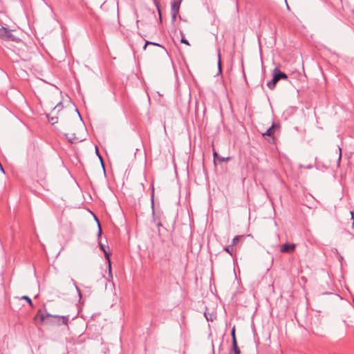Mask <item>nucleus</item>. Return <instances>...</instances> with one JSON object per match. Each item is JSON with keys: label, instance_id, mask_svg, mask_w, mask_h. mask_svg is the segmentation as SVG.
I'll return each instance as SVG.
<instances>
[{"label": "nucleus", "instance_id": "24", "mask_svg": "<svg viewBox=\"0 0 354 354\" xmlns=\"http://www.w3.org/2000/svg\"><path fill=\"white\" fill-rule=\"evenodd\" d=\"M351 214L352 218L354 219L353 213L351 212Z\"/></svg>", "mask_w": 354, "mask_h": 354}, {"label": "nucleus", "instance_id": "17", "mask_svg": "<svg viewBox=\"0 0 354 354\" xmlns=\"http://www.w3.org/2000/svg\"><path fill=\"white\" fill-rule=\"evenodd\" d=\"M221 73V62L220 59V54H218V73Z\"/></svg>", "mask_w": 354, "mask_h": 354}, {"label": "nucleus", "instance_id": "22", "mask_svg": "<svg viewBox=\"0 0 354 354\" xmlns=\"http://www.w3.org/2000/svg\"><path fill=\"white\" fill-rule=\"evenodd\" d=\"M100 248H101L103 251H104V250H106V249H105V248H104V246L102 244H100Z\"/></svg>", "mask_w": 354, "mask_h": 354}, {"label": "nucleus", "instance_id": "4", "mask_svg": "<svg viewBox=\"0 0 354 354\" xmlns=\"http://www.w3.org/2000/svg\"><path fill=\"white\" fill-rule=\"evenodd\" d=\"M296 245L294 243H285L281 246L280 251L284 253H292L295 250Z\"/></svg>", "mask_w": 354, "mask_h": 354}, {"label": "nucleus", "instance_id": "5", "mask_svg": "<svg viewBox=\"0 0 354 354\" xmlns=\"http://www.w3.org/2000/svg\"><path fill=\"white\" fill-rule=\"evenodd\" d=\"M181 1L182 0H173L171 9L173 18H176L178 15Z\"/></svg>", "mask_w": 354, "mask_h": 354}, {"label": "nucleus", "instance_id": "15", "mask_svg": "<svg viewBox=\"0 0 354 354\" xmlns=\"http://www.w3.org/2000/svg\"><path fill=\"white\" fill-rule=\"evenodd\" d=\"M225 250L227 252H228V253H230V254H232V252H233L232 245H229V246L225 247Z\"/></svg>", "mask_w": 354, "mask_h": 354}, {"label": "nucleus", "instance_id": "8", "mask_svg": "<svg viewBox=\"0 0 354 354\" xmlns=\"http://www.w3.org/2000/svg\"><path fill=\"white\" fill-rule=\"evenodd\" d=\"M104 253L105 255V257L108 261L109 264V274L110 276H111V259H110V252L106 251V250H104Z\"/></svg>", "mask_w": 354, "mask_h": 354}, {"label": "nucleus", "instance_id": "19", "mask_svg": "<svg viewBox=\"0 0 354 354\" xmlns=\"http://www.w3.org/2000/svg\"><path fill=\"white\" fill-rule=\"evenodd\" d=\"M231 158L227 157V158H223V157H218V160L220 161V162H224V161H228L230 160Z\"/></svg>", "mask_w": 354, "mask_h": 354}, {"label": "nucleus", "instance_id": "13", "mask_svg": "<svg viewBox=\"0 0 354 354\" xmlns=\"http://www.w3.org/2000/svg\"><path fill=\"white\" fill-rule=\"evenodd\" d=\"M180 42L184 44H186L187 46H190V44L189 43V41L185 39L184 35L182 34V37H181V39H180Z\"/></svg>", "mask_w": 354, "mask_h": 354}, {"label": "nucleus", "instance_id": "2", "mask_svg": "<svg viewBox=\"0 0 354 354\" xmlns=\"http://www.w3.org/2000/svg\"><path fill=\"white\" fill-rule=\"evenodd\" d=\"M39 317L41 322H45L46 324H50L60 325L61 324H62L66 325L68 322V317L55 315L49 313H47L46 315H39L37 314L36 317Z\"/></svg>", "mask_w": 354, "mask_h": 354}, {"label": "nucleus", "instance_id": "26", "mask_svg": "<svg viewBox=\"0 0 354 354\" xmlns=\"http://www.w3.org/2000/svg\"><path fill=\"white\" fill-rule=\"evenodd\" d=\"M352 227L354 228V220H353V224H352Z\"/></svg>", "mask_w": 354, "mask_h": 354}, {"label": "nucleus", "instance_id": "16", "mask_svg": "<svg viewBox=\"0 0 354 354\" xmlns=\"http://www.w3.org/2000/svg\"><path fill=\"white\" fill-rule=\"evenodd\" d=\"M240 238H241V236H235L232 240V245H236L240 240Z\"/></svg>", "mask_w": 354, "mask_h": 354}, {"label": "nucleus", "instance_id": "12", "mask_svg": "<svg viewBox=\"0 0 354 354\" xmlns=\"http://www.w3.org/2000/svg\"><path fill=\"white\" fill-rule=\"evenodd\" d=\"M232 344L236 345L237 344L236 335H235V327L234 326L232 330Z\"/></svg>", "mask_w": 354, "mask_h": 354}, {"label": "nucleus", "instance_id": "25", "mask_svg": "<svg viewBox=\"0 0 354 354\" xmlns=\"http://www.w3.org/2000/svg\"><path fill=\"white\" fill-rule=\"evenodd\" d=\"M100 161H101L102 164L103 165L102 158H101V156H100Z\"/></svg>", "mask_w": 354, "mask_h": 354}, {"label": "nucleus", "instance_id": "27", "mask_svg": "<svg viewBox=\"0 0 354 354\" xmlns=\"http://www.w3.org/2000/svg\"><path fill=\"white\" fill-rule=\"evenodd\" d=\"M153 44L156 45V44ZM157 46H158V47H160V45L157 44Z\"/></svg>", "mask_w": 354, "mask_h": 354}, {"label": "nucleus", "instance_id": "10", "mask_svg": "<svg viewBox=\"0 0 354 354\" xmlns=\"http://www.w3.org/2000/svg\"><path fill=\"white\" fill-rule=\"evenodd\" d=\"M230 354H240V349L238 347V344H236V345L232 344V348Z\"/></svg>", "mask_w": 354, "mask_h": 354}, {"label": "nucleus", "instance_id": "21", "mask_svg": "<svg viewBox=\"0 0 354 354\" xmlns=\"http://www.w3.org/2000/svg\"><path fill=\"white\" fill-rule=\"evenodd\" d=\"M213 156H214V158H217V159H218V157H220L216 151H214Z\"/></svg>", "mask_w": 354, "mask_h": 354}, {"label": "nucleus", "instance_id": "1", "mask_svg": "<svg viewBox=\"0 0 354 354\" xmlns=\"http://www.w3.org/2000/svg\"><path fill=\"white\" fill-rule=\"evenodd\" d=\"M55 129L64 133L71 143L85 139L86 128L74 104L68 100L58 103L47 115Z\"/></svg>", "mask_w": 354, "mask_h": 354}, {"label": "nucleus", "instance_id": "20", "mask_svg": "<svg viewBox=\"0 0 354 354\" xmlns=\"http://www.w3.org/2000/svg\"><path fill=\"white\" fill-rule=\"evenodd\" d=\"M338 151H339V154H338V160L339 161V160H340V159H341V156H342L341 148H339Z\"/></svg>", "mask_w": 354, "mask_h": 354}, {"label": "nucleus", "instance_id": "3", "mask_svg": "<svg viewBox=\"0 0 354 354\" xmlns=\"http://www.w3.org/2000/svg\"><path fill=\"white\" fill-rule=\"evenodd\" d=\"M14 30H9L5 27H0V37L6 41H18L19 38L12 33Z\"/></svg>", "mask_w": 354, "mask_h": 354}, {"label": "nucleus", "instance_id": "7", "mask_svg": "<svg viewBox=\"0 0 354 354\" xmlns=\"http://www.w3.org/2000/svg\"><path fill=\"white\" fill-rule=\"evenodd\" d=\"M277 127V125H275L274 124H273L267 131L266 133H263V136H272L274 133V130Z\"/></svg>", "mask_w": 354, "mask_h": 354}, {"label": "nucleus", "instance_id": "18", "mask_svg": "<svg viewBox=\"0 0 354 354\" xmlns=\"http://www.w3.org/2000/svg\"><path fill=\"white\" fill-rule=\"evenodd\" d=\"M21 299L27 301L28 303L30 304V306L32 307V304L31 299L28 296H23L21 297Z\"/></svg>", "mask_w": 354, "mask_h": 354}, {"label": "nucleus", "instance_id": "6", "mask_svg": "<svg viewBox=\"0 0 354 354\" xmlns=\"http://www.w3.org/2000/svg\"><path fill=\"white\" fill-rule=\"evenodd\" d=\"M279 80V79L278 76L274 73L272 80L270 82H268L267 86H268V88L270 89H273L275 87V86Z\"/></svg>", "mask_w": 354, "mask_h": 354}, {"label": "nucleus", "instance_id": "23", "mask_svg": "<svg viewBox=\"0 0 354 354\" xmlns=\"http://www.w3.org/2000/svg\"><path fill=\"white\" fill-rule=\"evenodd\" d=\"M147 44H153V43H151V42H149V41H147V42L146 43V44H145V46H147ZM145 47H146V46H145Z\"/></svg>", "mask_w": 354, "mask_h": 354}, {"label": "nucleus", "instance_id": "14", "mask_svg": "<svg viewBox=\"0 0 354 354\" xmlns=\"http://www.w3.org/2000/svg\"><path fill=\"white\" fill-rule=\"evenodd\" d=\"M95 221H97V227H98V236H100L101 234H102V229H101V226H100V222L99 221L97 220V218L96 217H95Z\"/></svg>", "mask_w": 354, "mask_h": 354}, {"label": "nucleus", "instance_id": "11", "mask_svg": "<svg viewBox=\"0 0 354 354\" xmlns=\"http://www.w3.org/2000/svg\"><path fill=\"white\" fill-rule=\"evenodd\" d=\"M71 282L72 286L75 288L76 291L77 292L78 299L80 300L81 297H82V294H81L80 289L75 286V282L73 279L71 280Z\"/></svg>", "mask_w": 354, "mask_h": 354}, {"label": "nucleus", "instance_id": "9", "mask_svg": "<svg viewBox=\"0 0 354 354\" xmlns=\"http://www.w3.org/2000/svg\"><path fill=\"white\" fill-rule=\"evenodd\" d=\"M274 73H275L277 74V75L278 76L279 79H284V80H286L288 78L286 74H285L284 73H282L281 72L279 69L277 68H275L274 70Z\"/></svg>", "mask_w": 354, "mask_h": 354}]
</instances>
